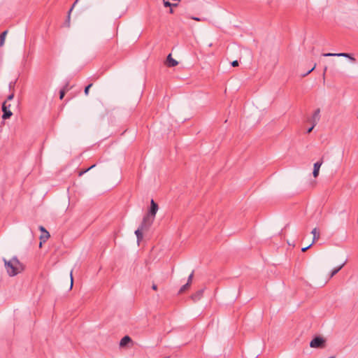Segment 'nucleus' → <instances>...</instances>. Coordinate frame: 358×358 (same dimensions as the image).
<instances>
[{"mask_svg":"<svg viewBox=\"0 0 358 358\" xmlns=\"http://www.w3.org/2000/svg\"><path fill=\"white\" fill-rule=\"evenodd\" d=\"M4 266L9 276H15L22 272L24 267L16 257H13L11 259L7 260L3 259Z\"/></svg>","mask_w":358,"mask_h":358,"instance_id":"f257e3e1","label":"nucleus"},{"mask_svg":"<svg viewBox=\"0 0 358 358\" xmlns=\"http://www.w3.org/2000/svg\"><path fill=\"white\" fill-rule=\"evenodd\" d=\"M155 218L150 215H145L143 218L142 222L139 226V228L142 229L144 231H148L152 224Z\"/></svg>","mask_w":358,"mask_h":358,"instance_id":"f03ea898","label":"nucleus"},{"mask_svg":"<svg viewBox=\"0 0 358 358\" xmlns=\"http://www.w3.org/2000/svg\"><path fill=\"white\" fill-rule=\"evenodd\" d=\"M155 218L150 215H145L143 218L142 222L139 226V228L142 229L144 231H148L152 224Z\"/></svg>","mask_w":358,"mask_h":358,"instance_id":"7ed1b4c3","label":"nucleus"},{"mask_svg":"<svg viewBox=\"0 0 358 358\" xmlns=\"http://www.w3.org/2000/svg\"><path fill=\"white\" fill-rule=\"evenodd\" d=\"M325 339L321 336L315 337L310 343V346L313 348H322L325 345Z\"/></svg>","mask_w":358,"mask_h":358,"instance_id":"20e7f679","label":"nucleus"},{"mask_svg":"<svg viewBox=\"0 0 358 358\" xmlns=\"http://www.w3.org/2000/svg\"><path fill=\"white\" fill-rule=\"evenodd\" d=\"M10 104H8L7 103V101H5L3 104H2V111H3V115H2V118L3 120H6V119H8L10 118L13 113L10 110Z\"/></svg>","mask_w":358,"mask_h":358,"instance_id":"39448f33","label":"nucleus"},{"mask_svg":"<svg viewBox=\"0 0 358 358\" xmlns=\"http://www.w3.org/2000/svg\"><path fill=\"white\" fill-rule=\"evenodd\" d=\"M323 57H343L350 59L352 62L356 61L355 58L352 56L350 53H323L322 55Z\"/></svg>","mask_w":358,"mask_h":358,"instance_id":"423d86ee","label":"nucleus"},{"mask_svg":"<svg viewBox=\"0 0 358 358\" xmlns=\"http://www.w3.org/2000/svg\"><path fill=\"white\" fill-rule=\"evenodd\" d=\"M39 230L42 232V234L40 236V244H39V246L41 247L42 245V243H45L46 242V241L50 237V234L49 232L45 229L44 227L43 226H40L38 227Z\"/></svg>","mask_w":358,"mask_h":358,"instance_id":"0eeeda50","label":"nucleus"},{"mask_svg":"<svg viewBox=\"0 0 358 358\" xmlns=\"http://www.w3.org/2000/svg\"><path fill=\"white\" fill-rule=\"evenodd\" d=\"M158 208H159L158 204L153 199H152L150 201V206L148 213L146 215H150V216L152 217L153 218H155L156 213L158 210Z\"/></svg>","mask_w":358,"mask_h":358,"instance_id":"6e6552de","label":"nucleus"},{"mask_svg":"<svg viewBox=\"0 0 358 358\" xmlns=\"http://www.w3.org/2000/svg\"><path fill=\"white\" fill-rule=\"evenodd\" d=\"M320 119V109L317 108L315 110L313 116L311 117L310 122L315 127Z\"/></svg>","mask_w":358,"mask_h":358,"instance_id":"1a4fd4ad","label":"nucleus"},{"mask_svg":"<svg viewBox=\"0 0 358 358\" xmlns=\"http://www.w3.org/2000/svg\"><path fill=\"white\" fill-rule=\"evenodd\" d=\"M132 339L129 336H124L120 342V348H125L128 345L129 343H132Z\"/></svg>","mask_w":358,"mask_h":358,"instance_id":"9d476101","label":"nucleus"},{"mask_svg":"<svg viewBox=\"0 0 358 358\" xmlns=\"http://www.w3.org/2000/svg\"><path fill=\"white\" fill-rule=\"evenodd\" d=\"M322 159H321L320 161H318L314 164L313 175L315 178H317L318 176L320 169L322 164Z\"/></svg>","mask_w":358,"mask_h":358,"instance_id":"9b49d317","label":"nucleus"},{"mask_svg":"<svg viewBox=\"0 0 358 358\" xmlns=\"http://www.w3.org/2000/svg\"><path fill=\"white\" fill-rule=\"evenodd\" d=\"M79 1L80 0H76L75 2L73 3L72 6L71 7V8L69 9V12H68L67 17H66V21L64 22L65 26L67 27H70L71 13L73 9L74 8L75 6L76 5V3Z\"/></svg>","mask_w":358,"mask_h":358,"instance_id":"f8f14e48","label":"nucleus"},{"mask_svg":"<svg viewBox=\"0 0 358 358\" xmlns=\"http://www.w3.org/2000/svg\"><path fill=\"white\" fill-rule=\"evenodd\" d=\"M178 64V62L171 57V54H169L166 58L167 66L174 67V66H176Z\"/></svg>","mask_w":358,"mask_h":358,"instance_id":"ddd939ff","label":"nucleus"},{"mask_svg":"<svg viewBox=\"0 0 358 358\" xmlns=\"http://www.w3.org/2000/svg\"><path fill=\"white\" fill-rule=\"evenodd\" d=\"M203 289H199L197 292H196L194 294H193L192 295L191 298L194 301H197L201 299V297L203 296Z\"/></svg>","mask_w":358,"mask_h":358,"instance_id":"4468645a","label":"nucleus"},{"mask_svg":"<svg viewBox=\"0 0 358 358\" xmlns=\"http://www.w3.org/2000/svg\"><path fill=\"white\" fill-rule=\"evenodd\" d=\"M345 264H346V261H345L344 263H343L341 265H340L339 266L334 268L331 271V273H330V275H329V278H332V277H334V276L337 273H338V272L342 269V268L345 266Z\"/></svg>","mask_w":358,"mask_h":358,"instance_id":"2eb2a0df","label":"nucleus"},{"mask_svg":"<svg viewBox=\"0 0 358 358\" xmlns=\"http://www.w3.org/2000/svg\"><path fill=\"white\" fill-rule=\"evenodd\" d=\"M144 230H143L141 228H138V229H136L135 231V234L136 236V238H137V242L138 243H139L142 240H143V231Z\"/></svg>","mask_w":358,"mask_h":358,"instance_id":"dca6fc26","label":"nucleus"},{"mask_svg":"<svg viewBox=\"0 0 358 358\" xmlns=\"http://www.w3.org/2000/svg\"><path fill=\"white\" fill-rule=\"evenodd\" d=\"M311 234L313 235V242H312V244H313L316 241H317L320 238V233L317 231V228H314L313 229V231H311Z\"/></svg>","mask_w":358,"mask_h":358,"instance_id":"f3484780","label":"nucleus"},{"mask_svg":"<svg viewBox=\"0 0 358 358\" xmlns=\"http://www.w3.org/2000/svg\"><path fill=\"white\" fill-rule=\"evenodd\" d=\"M7 34L8 31L6 30L0 34V47L3 45Z\"/></svg>","mask_w":358,"mask_h":358,"instance_id":"a211bd4d","label":"nucleus"},{"mask_svg":"<svg viewBox=\"0 0 358 358\" xmlns=\"http://www.w3.org/2000/svg\"><path fill=\"white\" fill-rule=\"evenodd\" d=\"M69 89H68V84H66L64 87L63 89H62L59 92V99H62L65 95V93L66 91H68Z\"/></svg>","mask_w":358,"mask_h":358,"instance_id":"6ab92c4d","label":"nucleus"},{"mask_svg":"<svg viewBox=\"0 0 358 358\" xmlns=\"http://www.w3.org/2000/svg\"><path fill=\"white\" fill-rule=\"evenodd\" d=\"M191 285L188 284L187 282L186 284H185L184 285H182L179 292H178V294H182L184 292H185L187 289H188L189 288Z\"/></svg>","mask_w":358,"mask_h":358,"instance_id":"aec40b11","label":"nucleus"},{"mask_svg":"<svg viewBox=\"0 0 358 358\" xmlns=\"http://www.w3.org/2000/svg\"><path fill=\"white\" fill-rule=\"evenodd\" d=\"M95 166H96V164H93V165H92L91 166H90L89 168H87V169H83V170L80 171V172H79V173H78V176H83V174H85V173H87L88 171H90V169H92V168H94Z\"/></svg>","mask_w":358,"mask_h":358,"instance_id":"412c9836","label":"nucleus"},{"mask_svg":"<svg viewBox=\"0 0 358 358\" xmlns=\"http://www.w3.org/2000/svg\"><path fill=\"white\" fill-rule=\"evenodd\" d=\"M164 6L165 7H176L178 6V3H170L169 1H165L164 0Z\"/></svg>","mask_w":358,"mask_h":358,"instance_id":"4be33fe9","label":"nucleus"},{"mask_svg":"<svg viewBox=\"0 0 358 358\" xmlns=\"http://www.w3.org/2000/svg\"><path fill=\"white\" fill-rule=\"evenodd\" d=\"M92 86V83H90L87 85L84 90L85 94L87 96L89 94L90 89Z\"/></svg>","mask_w":358,"mask_h":358,"instance_id":"5701e85b","label":"nucleus"},{"mask_svg":"<svg viewBox=\"0 0 358 358\" xmlns=\"http://www.w3.org/2000/svg\"><path fill=\"white\" fill-rule=\"evenodd\" d=\"M193 276H194V271H192L188 277L187 282L188 284H189V285L192 284Z\"/></svg>","mask_w":358,"mask_h":358,"instance_id":"b1692460","label":"nucleus"},{"mask_svg":"<svg viewBox=\"0 0 358 358\" xmlns=\"http://www.w3.org/2000/svg\"><path fill=\"white\" fill-rule=\"evenodd\" d=\"M315 67H316V64H314V66L312 67V69H310V70H309L306 73H305V74L303 75V76H307L308 74H309L310 72H312V71L315 69Z\"/></svg>","mask_w":358,"mask_h":358,"instance_id":"393cba45","label":"nucleus"},{"mask_svg":"<svg viewBox=\"0 0 358 358\" xmlns=\"http://www.w3.org/2000/svg\"><path fill=\"white\" fill-rule=\"evenodd\" d=\"M238 64H238V62L237 60L233 61L231 62V66H234V67L238 66Z\"/></svg>","mask_w":358,"mask_h":358,"instance_id":"a878e982","label":"nucleus"},{"mask_svg":"<svg viewBox=\"0 0 358 358\" xmlns=\"http://www.w3.org/2000/svg\"><path fill=\"white\" fill-rule=\"evenodd\" d=\"M312 245H313V244L311 243V244H310V245H309L308 246L305 247V248H303L301 249L302 252H306L308 249H309V248L312 246Z\"/></svg>","mask_w":358,"mask_h":358,"instance_id":"bb28decb","label":"nucleus"},{"mask_svg":"<svg viewBox=\"0 0 358 358\" xmlns=\"http://www.w3.org/2000/svg\"><path fill=\"white\" fill-rule=\"evenodd\" d=\"M13 97H14V94H11L8 95V96L7 97V100L10 101L13 99Z\"/></svg>","mask_w":358,"mask_h":358,"instance_id":"cd10ccee","label":"nucleus"},{"mask_svg":"<svg viewBox=\"0 0 358 358\" xmlns=\"http://www.w3.org/2000/svg\"><path fill=\"white\" fill-rule=\"evenodd\" d=\"M314 127H313V124H312V126L310 128L308 129L307 133L308 134L310 133L313 131V129H314Z\"/></svg>","mask_w":358,"mask_h":358,"instance_id":"c85d7f7f","label":"nucleus"},{"mask_svg":"<svg viewBox=\"0 0 358 358\" xmlns=\"http://www.w3.org/2000/svg\"><path fill=\"white\" fill-rule=\"evenodd\" d=\"M152 289L155 291H157V285L155 283L152 284Z\"/></svg>","mask_w":358,"mask_h":358,"instance_id":"c756f323","label":"nucleus"},{"mask_svg":"<svg viewBox=\"0 0 358 358\" xmlns=\"http://www.w3.org/2000/svg\"><path fill=\"white\" fill-rule=\"evenodd\" d=\"M71 287H72L73 286V275H72V271L71 272Z\"/></svg>","mask_w":358,"mask_h":358,"instance_id":"7c9ffc66","label":"nucleus"},{"mask_svg":"<svg viewBox=\"0 0 358 358\" xmlns=\"http://www.w3.org/2000/svg\"><path fill=\"white\" fill-rule=\"evenodd\" d=\"M192 19H193L196 21H200V19L199 17H192Z\"/></svg>","mask_w":358,"mask_h":358,"instance_id":"2f4dec72","label":"nucleus"},{"mask_svg":"<svg viewBox=\"0 0 358 358\" xmlns=\"http://www.w3.org/2000/svg\"><path fill=\"white\" fill-rule=\"evenodd\" d=\"M169 13H173V10L172 9V7H171L170 10H169Z\"/></svg>","mask_w":358,"mask_h":358,"instance_id":"473e14b6","label":"nucleus"},{"mask_svg":"<svg viewBox=\"0 0 358 358\" xmlns=\"http://www.w3.org/2000/svg\"><path fill=\"white\" fill-rule=\"evenodd\" d=\"M327 67H325L324 68V72L327 71Z\"/></svg>","mask_w":358,"mask_h":358,"instance_id":"72a5a7b5","label":"nucleus"},{"mask_svg":"<svg viewBox=\"0 0 358 358\" xmlns=\"http://www.w3.org/2000/svg\"><path fill=\"white\" fill-rule=\"evenodd\" d=\"M329 358H335V357L333 356V357H329Z\"/></svg>","mask_w":358,"mask_h":358,"instance_id":"f704fd0d","label":"nucleus"},{"mask_svg":"<svg viewBox=\"0 0 358 358\" xmlns=\"http://www.w3.org/2000/svg\"><path fill=\"white\" fill-rule=\"evenodd\" d=\"M357 222H358V217H357Z\"/></svg>","mask_w":358,"mask_h":358,"instance_id":"c9c22d12","label":"nucleus"}]
</instances>
